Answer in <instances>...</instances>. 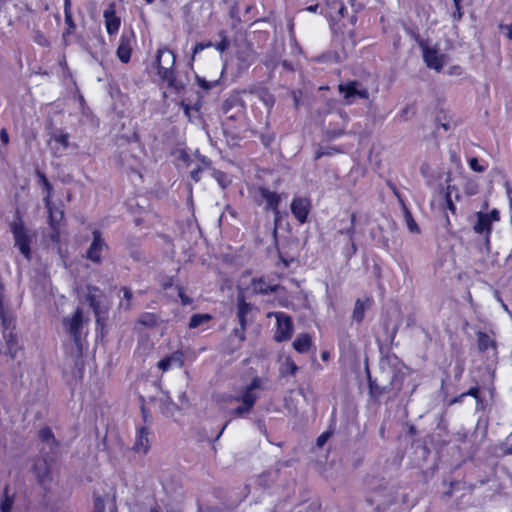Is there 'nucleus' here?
Here are the masks:
<instances>
[{"label":"nucleus","mask_w":512,"mask_h":512,"mask_svg":"<svg viewBox=\"0 0 512 512\" xmlns=\"http://www.w3.org/2000/svg\"><path fill=\"white\" fill-rule=\"evenodd\" d=\"M262 387V379L255 377L252 381L244 386L236 395L230 396L231 402H241L242 404L237 408L233 409L230 414L235 417H240L246 413H249L253 408L256 400L258 399L257 391Z\"/></svg>","instance_id":"1"},{"label":"nucleus","mask_w":512,"mask_h":512,"mask_svg":"<svg viewBox=\"0 0 512 512\" xmlns=\"http://www.w3.org/2000/svg\"><path fill=\"white\" fill-rule=\"evenodd\" d=\"M41 182L43 184L44 189L47 194L44 198L48 213H49V224L52 229V233L50 235L53 242H59L60 233H59V224L63 220L64 212L60 208L53 206L50 202L51 190L52 187L44 175H40Z\"/></svg>","instance_id":"2"},{"label":"nucleus","mask_w":512,"mask_h":512,"mask_svg":"<svg viewBox=\"0 0 512 512\" xmlns=\"http://www.w3.org/2000/svg\"><path fill=\"white\" fill-rule=\"evenodd\" d=\"M156 63L161 79L172 86L175 81V54L167 47H161L157 51Z\"/></svg>","instance_id":"3"},{"label":"nucleus","mask_w":512,"mask_h":512,"mask_svg":"<svg viewBox=\"0 0 512 512\" xmlns=\"http://www.w3.org/2000/svg\"><path fill=\"white\" fill-rule=\"evenodd\" d=\"M275 317L276 329L274 339L277 342L287 341L291 338L294 330L292 319L289 315L283 312H271L268 317Z\"/></svg>","instance_id":"4"},{"label":"nucleus","mask_w":512,"mask_h":512,"mask_svg":"<svg viewBox=\"0 0 512 512\" xmlns=\"http://www.w3.org/2000/svg\"><path fill=\"white\" fill-rule=\"evenodd\" d=\"M476 222L474 224V231L478 234L484 235L486 241H489V235L491 233L492 223L499 221V211L497 209H493L489 213L478 212L476 214Z\"/></svg>","instance_id":"5"},{"label":"nucleus","mask_w":512,"mask_h":512,"mask_svg":"<svg viewBox=\"0 0 512 512\" xmlns=\"http://www.w3.org/2000/svg\"><path fill=\"white\" fill-rule=\"evenodd\" d=\"M136 43V36L133 30L123 31L116 51L117 57L122 63H128L131 58L133 47Z\"/></svg>","instance_id":"6"},{"label":"nucleus","mask_w":512,"mask_h":512,"mask_svg":"<svg viewBox=\"0 0 512 512\" xmlns=\"http://www.w3.org/2000/svg\"><path fill=\"white\" fill-rule=\"evenodd\" d=\"M339 91L347 104L354 103L357 99L368 98V91L360 83L356 81L339 85Z\"/></svg>","instance_id":"7"},{"label":"nucleus","mask_w":512,"mask_h":512,"mask_svg":"<svg viewBox=\"0 0 512 512\" xmlns=\"http://www.w3.org/2000/svg\"><path fill=\"white\" fill-rule=\"evenodd\" d=\"M64 326L66 331L74 339L76 345H79L84 328L82 311L78 308L71 317L66 318L64 320Z\"/></svg>","instance_id":"8"},{"label":"nucleus","mask_w":512,"mask_h":512,"mask_svg":"<svg viewBox=\"0 0 512 512\" xmlns=\"http://www.w3.org/2000/svg\"><path fill=\"white\" fill-rule=\"evenodd\" d=\"M15 245L27 259L30 257V237L21 222H14L11 226Z\"/></svg>","instance_id":"9"},{"label":"nucleus","mask_w":512,"mask_h":512,"mask_svg":"<svg viewBox=\"0 0 512 512\" xmlns=\"http://www.w3.org/2000/svg\"><path fill=\"white\" fill-rule=\"evenodd\" d=\"M423 58L430 69L439 72L446 62V56L434 47L422 45Z\"/></svg>","instance_id":"10"},{"label":"nucleus","mask_w":512,"mask_h":512,"mask_svg":"<svg viewBox=\"0 0 512 512\" xmlns=\"http://www.w3.org/2000/svg\"><path fill=\"white\" fill-rule=\"evenodd\" d=\"M259 192L263 201L265 202V209L273 211L274 221L275 224H277V222L280 219V212L278 210V206L281 202V195L263 187L259 189Z\"/></svg>","instance_id":"11"},{"label":"nucleus","mask_w":512,"mask_h":512,"mask_svg":"<svg viewBox=\"0 0 512 512\" xmlns=\"http://www.w3.org/2000/svg\"><path fill=\"white\" fill-rule=\"evenodd\" d=\"M311 209V202L306 197H295L291 203V212L300 222L305 223Z\"/></svg>","instance_id":"12"},{"label":"nucleus","mask_w":512,"mask_h":512,"mask_svg":"<svg viewBox=\"0 0 512 512\" xmlns=\"http://www.w3.org/2000/svg\"><path fill=\"white\" fill-rule=\"evenodd\" d=\"M104 22L107 33L116 35L121 25V18L116 15L115 6L109 5L103 12Z\"/></svg>","instance_id":"13"},{"label":"nucleus","mask_w":512,"mask_h":512,"mask_svg":"<svg viewBox=\"0 0 512 512\" xmlns=\"http://www.w3.org/2000/svg\"><path fill=\"white\" fill-rule=\"evenodd\" d=\"M184 365V354L181 351H175L165 358L161 359L157 366L162 372H167L175 368H181Z\"/></svg>","instance_id":"14"},{"label":"nucleus","mask_w":512,"mask_h":512,"mask_svg":"<svg viewBox=\"0 0 512 512\" xmlns=\"http://www.w3.org/2000/svg\"><path fill=\"white\" fill-rule=\"evenodd\" d=\"M106 248V244L99 231L93 232V241L87 251V257L93 262H100L101 254Z\"/></svg>","instance_id":"15"},{"label":"nucleus","mask_w":512,"mask_h":512,"mask_svg":"<svg viewBox=\"0 0 512 512\" xmlns=\"http://www.w3.org/2000/svg\"><path fill=\"white\" fill-rule=\"evenodd\" d=\"M326 15L332 21H339L344 16L345 6L341 0H326Z\"/></svg>","instance_id":"16"},{"label":"nucleus","mask_w":512,"mask_h":512,"mask_svg":"<svg viewBox=\"0 0 512 512\" xmlns=\"http://www.w3.org/2000/svg\"><path fill=\"white\" fill-rule=\"evenodd\" d=\"M238 72L246 71L254 62V52L250 48H245L237 52L236 56Z\"/></svg>","instance_id":"17"},{"label":"nucleus","mask_w":512,"mask_h":512,"mask_svg":"<svg viewBox=\"0 0 512 512\" xmlns=\"http://www.w3.org/2000/svg\"><path fill=\"white\" fill-rule=\"evenodd\" d=\"M149 432L145 427H141L137 430L134 450L141 454H146L149 450Z\"/></svg>","instance_id":"18"},{"label":"nucleus","mask_w":512,"mask_h":512,"mask_svg":"<svg viewBox=\"0 0 512 512\" xmlns=\"http://www.w3.org/2000/svg\"><path fill=\"white\" fill-rule=\"evenodd\" d=\"M232 108H236L238 115L243 114L244 105L239 94L231 95L223 104V112L228 115Z\"/></svg>","instance_id":"19"},{"label":"nucleus","mask_w":512,"mask_h":512,"mask_svg":"<svg viewBox=\"0 0 512 512\" xmlns=\"http://www.w3.org/2000/svg\"><path fill=\"white\" fill-rule=\"evenodd\" d=\"M312 345L311 336L307 333L299 334L293 341V348L298 353H307Z\"/></svg>","instance_id":"20"},{"label":"nucleus","mask_w":512,"mask_h":512,"mask_svg":"<svg viewBox=\"0 0 512 512\" xmlns=\"http://www.w3.org/2000/svg\"><path fill=\"white\" fill-rule=\"evenodd\" d=\"M93 512H117L115 504L107 499L100 496L94 498V511Z\"/></svg>","instance_id":"21"},{"label":"nucleus","mask_w":512,"mask_h":512,"mask_svg":"<svg viewBox=\"0 0 512 512\" xmlns=\"http://www.w3.org/2000/svg\"><path fill=\"white\" fill-rule=\"evenodd\" d=\"M101 291L95 287H88L87 300L93 308L96 317H99Z\"/></svg>","instance_id":"22"},{"label":"nucleus","mask_w":512,"mask_h":512,"mask_svg":"<svg viewBox=\"0 0 512 512\" xmlns=\"http://www.w3.org/2000/svg\"><path fill=\"white\" fill-rule=\"evenodd\" d=\"M276 289L277 285L269 284L263 278L254 279L252 281V290L256 293L266 294Z\"/></svg>","instance_id":"23"},{"label":"nucleus","mask_w":512,"mask_h":512,"mask_svg":"<svg viewBox=\"0 0 512 512\" xmlns=\"http://www.w3.org/2000/svg\"><path fill=\"white\" fill-rule=\"evenodd\" d=\"M478 347L482 352H488L489 350L495 351V342L486 333L480 332L478 334Z\"/></svg>","instance_id":"24"},{"label":"nucleus","mask_w":512,"mask_h":512,"mask_svg":"<svg viewBox=\"0 0 512 512\" xmlns=\"http://www.w3.org/2000/svg\"><path fill=\"white\" fill-rule=\"evenodd\" d=\"M4 338L6 339L8 354L12 358H15L20 350L17 338L12 334V332H9L7 335L4 334Z\"/></svg>","instance_id":"25"},{"label":"nucleus","mask_w":512,"mask_h":512,"mask_svg":"<svg viewBox=\"0 0 512 512\" xmlns=\"http://www.w3.org/2000/svg\"><path fill=\"white\" fill-rule=\"evenodd\" d=\"M297 370V365L290 357L285 358L280 367V373L283 376L294 375L297 372Z\"/></svg>","instance_id":"26"},{"label":"nucleus","mask_w":512,"mask_h":512,"mask_svg":"<svg viewBox=\"0 0 512 512\" xmlns=\"http://www.w3.org/2000/svg\"><path fill=\"white\" fill-rule=\"evenodd\" d=\"M14 494L9 493V488L6 487L4 489V495L0 502V510L1 512H11L13 506Z\"/></svg>","instance_id":"27"},{"label":"nucleus","mask_w":512,"mask_h":512,"mask_svg":"<svg viewBox=\"0 0 512 512\" xmlns=\"http://www.w3.org/2000/svg\"><path fill=\"white\" fill-rule=\"evenodd\" d=\"M211 319L209 314H195L191 317L189 322L190 328H198L207 324Z\"/></svg>","instance_id":"28"},{"label":"nucleus","mask_w":512,"mask_h":512,"mask_svg":"<svg viewBox=\"0 0 512 512\" xmlns=\"http://www.w3.org/2000/svg\"><path fill=\"white\" fill-rule=\"evenodd\" d=\"M455 193V197L458 198L457 189L455 186L448 185L447 190L445 192L444 198L447 208L452 212L455 213V205L452 200V194Z\"/></svg>","instance_id":"29"},{"label":"nucleus","mask_w":512,"mask_h":512,"mask_svg":"<svg viewBox=\"0 0 512 512\" xmlns=\"http://www.w3.org/2000/svg\"><path fill=\"white\" fill-rule=\"evenodd\" d=\"M250 310H251V307L248 303L244 302L243 300H239L237 314H238L239 322H240L242 329H244V327H245V317Z\"/></svg>","instance_id":"30"},{"label":"nucleus","mask_w":512,"mask_h":512,"mask_svg":"<svg viewBox=\"0 0 512 512\" xmlns=\"http://www.w3.org/2000/svg\"><path fill=\"white\" fill-rule=\"evenodd\" d=\"M53 143L56 145V149L60 152L65 150L69 144V135L68 134H59L53 137Z\"/></svg>","instance_id":"31"},{"label":"nucleus","mask_w":512,"mask_h":512,"mask_svg":"<svg viewBox=\"0 0 512 512\" xmlns=\"http://www.w3.org/2000/svg\"><path fill=\"white\" fill-rule=\"evenodd\" d=\"M258 97L268 110L273 107L275 99L271 93L266 90H260L258 92Z\"/></svg>","instance_id":"32"},{"label":"nucleus","mask_w":512,"mask_h":512,"mask_svg":"<svg viewBox=\"0 0 512 512\" xmlns=\"http://www.w3.org/2000/svg\"><path fill=\"white\" fill-rule=\"evenodd\" d=\"M138 322L144 326L152 327L157 323V317L153 313H143L140 315Z\"/></svg>","instance_id":"33"},{"label":"nucleus","mask_w":512,"mask_h":512,"mask_svg":"<svg viewBox=\"0 0 512 512\" xmlns=\"http://www.w3.org/2000/svg\"><path fill=\"white\" fill-rule=\"evenodd\" d=\"M365 309H366L365 302L358 299L355 303V308H354V312H353L354 319L357 320L358 322H360L364 317Z\"/></svg>","instance_id":"34"},{"label":"nucleus","mask_w":512,"mask_h":512,"mask_svg":"<svg viewBox=\"0 0 512 512\" xmlns=\"http://www.w3.org/2000/svg\"><path fill=\"white\" fill-rule=\"evenodd\" d=\"M35 472H36L37 477L41 481H44L45 477L48 474V465H47V463L45 461L36 463L35 464Z\"/></svg>","instance_id":"35"},{"label":"nucleus","mask_w":512,"mask_h":512,"mask_svg":"<svg viewBox=\"0 0 512 512\" xmlns=\"http://www.w3.org/2000/svg\"><path fill=\"white\" fill-rule=\"evenodd\" d=\"M123 300L120 301V307L127 310L130 308V300L132 298V292L128 288H123Z\"/></svg>","instance_id":"36"},{"label":"nucleus","mask_w":512,"mask_h":512,"mask_svg":"<svg viewBox=\"0 0 512 512\" xmlns=\"http://www.w3.org/2000/svg\"><path fill=\"white\" fill-rule=\"evenodd\" d=\"M221 40L214 45L215 49L220 53L224 52L230 45L229 40L225 36L224 32L220 33Z\"/></svg>","instance_id":"37"},{"label":"nucleus","mask_w":512,"mask_h":512,"mask_svg":"<svg viewBox=\"0 0 512 512\" xmlns=\"http://www.w3.org/2000/svg\"><path fill=\"white\" fill-rule=\"evenodd\" d=\"M469 166L475 172H484L487 164H481L477 158L469 159Z\"/></svg>","instance_id":"38"},{"label":"nucleus","mask_w":512,"mask_h":512,"mask_svg":"<svg viewBox=\"0 0 512 512\" xmlns=\"http://www.w3.org/2000/svg\"><path fill=\"white\" fill-rule=\"evenodd\" d=\"M218 83H219V79L213 80V81H207L203 78H198L199 86L205 90H209V89L215 87L216 85H218Z\"/></svg>","instance_id":"39"},{"label":"nucleus","mask_w":512,"mask_h":512,"mask_svg":"<svg viewBox=\"0 0 512 512\" xmlns=\"http://www.w3.org/2000/svg\"><path fill=\"white\" fill-rule=\"evenodd\" d=\"M214 46L212 42L208 41V42H201V43H197L193 49V58L195 57L196 54L200 53L201 51H203L204 49L206 48H210Z\"/></svg>","instance_id":"40"},{"label":"nucleus","mask_w":512,"mask_h":512,"mask_svg":"<svg viewBox=\"0 0 512 512\" xmlns=\"http://www.w3.org/2000/svg\"><path fill=\"white\" fill-rule=\"evenodd\" d=\"M176 409H177V406L172 402L167 403V404L164 403L162 406V411L167 416H173Z\"/></svg>","instance_id":"41"},{"label":"nucleus","mask_w":512,"mask_h":512,"mask_svg":"<svg viewBox=\"0 0 512 512\" xmlns=\"http://www.w3.org/2000/svg\"><path fill=\"white\" fill-rule=\"evenodd\" d=\"M39 436L40 438L42 439V441L44 442H47L48 444L50 443L51 440H53V436H52V433L49 429L45 428V429H42L40 432H39Z\"/></svg>","instance_id":"42"},{"label":"nucleus","mask_w":512,"mask_h":512,"mask_svg":"<svg viewBox=\"0 0 512 512\" xmlns=\"http://www.w3.org/2000/svg\"><path fill=\"white\" fill-rule=\"evenodd\" d=\"M406 223L409 231L418 232V226L409 213L406 215Z\"/></svg>","instance_id":"43"},{"label":"nucleus","mask_w":512,"mask_h":512,"mask_svg":"<svg viewBox=\"0 0 512 512\" xmlns=\"http://www.w3.org/2000/svg\"><path fill=\"white\" fill-rule=\"evenodd\" d=\"M330 438V433L329 432H324L322 433L318 438H317V446L319 447H322L326 442L327 440Z\"/></svg>","instance_id":"44"},{"label":"nucleus","mask_w":512,"mask_h":512,"mask_svg":"<svg viewBox=\"0 0 512 512\" xmlns=\"http://www.w3.org/2000/svg\"><path fill=\"white\" fill-rule=\"evenodd\" d=\"M178 295L181 299V302L183 305H188L191 303V300L189 299V297H187L183 291H182V288H178Z\"/></svg>","instance_id":"45"},{"label":"nucleus","mask_w":512,"mask_h":512,"mask_svg":"<svg viewBox=\"0 0 512 512\" xmlns=\"http://www.w3.org/2000/svg\"><path fill=\"white\" fill-rule=\"evenodd\" d=\"M0 139H1V141H2V143H3L4 145L8 144V142H9V136H8V133H7V131H6L5 129H2V130L0 131Z\"/></svg>","instance_id":"46"},{"label":"nucleus","mask_w":512,"mask_h":512,"mask_svg":"<svg viewBox=\"0 0 512 512\" xmlns=\"http://www.w3.org/2000/svg\"><path fill=\"white\" fill-rule=\"evenodd\" d=\"M65 22L68 25L69 29H73L74 28V22H73L72 14L71 13H66V15H65Z\"/></svg>","instance_id":"47"},{"label":"nucleus","mask_w":512,"mask_h":512,"mask_svg":"<svg viewBox=\"0 0 512 512\" xmlns=\"http://www.w3.org/2000/svg\"><path fill=\"white\" fill-rule=\"evenodd\" d=\"M278 303L280 306L285 307V308H290L292 306V302L286 298L285 299L279 298Z\"/></svg>","instance_id":"48"},{"label":"nucleus","mask_w":512,"mask_h":512,"mask_svg":"<svg viewBox=\"0 0 512 512\" xmlns=\"http://www.w3.org/2000/svg\"><path fill=\"white\" fill-rule=\"evenodd\" d=\"M70 6V0H64V15H66V13H71Z\"/></svg>","instance_id":"49"},{"label":"nucleus","mask_w":512,"mask_h":512,"mask_svg":"<svg viewBox=\"0 0 512 512\" xmlns=\"http://www.w3.org/2000/svg\"><path fill=\"white\" fill-rule=\"evenodd\" d=\"M318 8H319V5L318 4H315V5H310L306 8V10L308 12H312V13H316L318 11Z\"/></svg>","instance_id":"50"},{"label":"nucleus","mask_w":512,"mask_h":512,"mask_svg":"<svg viewBox=\"0 0 512 512\" xmlns=\"http://www.w3.org/2000/svg\"><path fill=\"white\" fill-rule=\"evenodd\" d=\"M477 393H478V389L477 388H471L469 391H468V395H471V396H474L476 397L477 396Z\"/></svg>","instance_id":"51"},{"label":"nucleus","mask_w":512,"mask_h":512,"mask_svg":"<svg viewBox=\"0 0 512 512\" xmlns=\"http://www.w3.org/2000/svg\"><path fill=\"white\" fill-rule=\"evenodd\" d=\"M329 357H330L329 352L324 351V352L321 353L322 360L327 361L329 359Z\"/></svg>","instance_id":"52"},{"label":"nucleus","mask_w":512,"mask_h":512,"mask_svg":"<svg viewBox=\"0 0 512 512\" xmlns=\"http://www.w3.org/2000/svg\"><path fill=\"white\" fill-rule=\"evenodd\" d=\"M507 29H508V37L510 39H512V23L509 26H507Z\"/></svg>","instance_id":"53"},{"label":"nucleus","mask_w":512,"mask_h":512,"mask_svg":"<svg viewBox=\"0 0 512 512\" xmlns=\"http://www.w3.org/2000/svg\"><path fill=\"white\" fill-rule=\"evenodd\" d=\"M293 97H294L295 105L297 106L298 105V97L295 93H293Z\"/></svg>","instance_id":"54"},{"label":"nucleus","mask_w":512,"mask_h":512,"mask_svg":"<svg viewBox=\"0 0 512 512\" xmlns=\"http://www.w3.org/2000/svg\"><path fill=\"white\" fill-rule=\"evenodd\" d=\"M218 182L221 184V186H222V187H225V186H226V183L221 182V179H220V178H218Z\"/></svg>","instance_id":"55"},{"label":"nucleus","mask_w":512,"mask_h":512,"mask_svg":"<svg viewBox=\"0 0 512 512\" xmlns=\"http://www.w3.org/2000/svg\"><path fill=\"white\" fill-rule=\"evenodd\" d=\"M442 126H443L444 130H448V128H449L448 124H446V123L442 124Z\"/></svg>","instance_id":"56"},{"label":"nucleus","mask_w":512,"mask_h":512,"mask_svg":"<svg viewBox=\"0 0 512 512\" xmlns=\"http://www.w3.org/2000/svg\"><path fill=\"white\" fill-rule=\"evenodd\" d=\"M226 426H227V423L224 425V427L222 428V430H220V433H219V435H218V436H220V435L223 433V431H224V429H225V427H226Z\"/></svg>","instance_id":"57"},{"label":"nucleus","mask_w":512,"mask_h":512,"mask_svg":"<svg viewBox=\"0 0 512 512\" xmlns=\"http://www.w3.org/2000/svg\"><path fill=\"white\" fill-rule=\"evenodd\" d=\"M507 452H508L509 454H512V445L508 448Z\"/></svg>","instance_id":"58"},{"label":"nucleus","mask_w":512,"mask_h":512,"mask_svg":"<svg viewBox=\"0 0 512 512\" xmlns=\"http://www.w3.org/2000/svg\"><path fill=\"white\" fill-rule=\"evenodd\" d=\"M147 4H152L155 0H145Z\"/></svg>","instance_id":"59"},{"label":"nucleus","mask_w":512,"mask_h":512,"mask_svg":"<svg viewBox=\"0 0 512 512\" xmlns=\"http://www.w3.org/2000/svg\"><path fill=\"white\" fill-rule=\"evenodd\" d=\"M352 249H353V252H355V251H356V247H355V245H354V244H352Z\"/></svg>","instance_id":"60"},{"label":"nucleus","mask_w":512,"mask_h":512,"mask_svg":"<svg viewBox=\"0 0 512 512\" xmlns=\"http://www.w3.org/2000/svg\"><path fill=\"white\" fill-rule=\"evenodd\" d=\"M229 118H234L235 117V114H231L228 116Z\"/></svg>","instance_id":"61"},{"label":"nucleus","mask_w":512,"mask_h":512,"mask_svg":"<svg viewBox=\"0 0 512 512\" xmlns=\"http://www.w3.org/2000/svg\"><path fill=\"white\" fill-rule=\"evenodd\" d=\"M151 512H159L157 509H152Z\"/></svg>","instance_id":"62"},{"label":"nucleus","mask_w":512,"mask_h":512,"mask_svg":"<svg viewBox=\"0 0 512 512\" xmlns=\"http://www.w3.org/2000/svg\"><path fill=\"white\" fill-rule=\"evenodd\" d=\"M454 2L456 3V5H458V2H457V0H454Z\"/></svg>","instance_id":"63"}]
</instances>
